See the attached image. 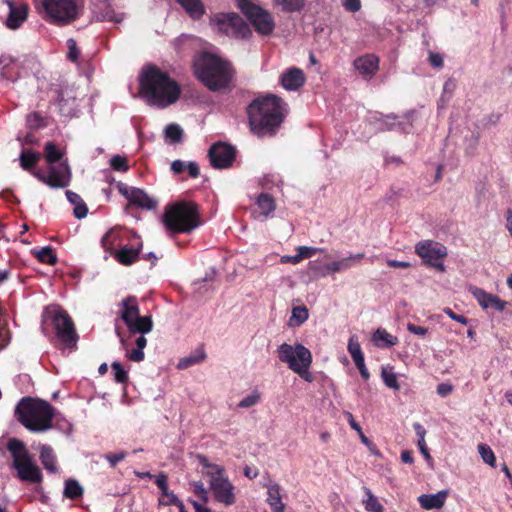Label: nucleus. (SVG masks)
<instances>
[{
    "mask_svg": "<svg viewBox=\"0 0 512 512\" xmlns=\"http://www.w3.org/2000/svg\"><path fill=\"white\" fill-rule=\"evenodd\" d=\"M247 113L250 129L256 136H273L285 118L287 104L278 96L270 94L253 100Z\"/></svg>",
    "mask_w": 512,
    "mask_h": 512,
    "instance_id": "1",
    "label": "nucleus"
},
{
    "mask_svg": "<svg viewBox=\"0 0 512 512\" xmlns=\"http://www.w3.org/2000/svg\"><path fill=\"white\" fill-rule=\"evenodd\" d=\"M140 93L152 106L166 108L180 96L178 83L156 66H147L140 75Z\"/></svg>",
    "mask_w": 512,
    "mask_h": 512,
    "instance_id": "2",
    "label": "nucleus"
},
{
    "mask_svg": "<svg viewBox=\"0 0 512 512\" xmlns=\"http://www.w3.org/2000/svg\"><path fill=\"white\" fill-rule=\"evenodd\" d=\"M194 66L198 79L212 91L226 88L231 81L232 68L230 64L218 56L204 53Z\"/></svg>",
    "mask_w": 512,
    "mask_h": 512,
    "instance_id": "3",
    "label": "nucleus"
},
{
    "mask_svg": "<svg viewBox=\"0 0 512 512\" xmlns=\"http://www.w3.org/2000/svg\"><path fill=\"white\" fill-rule=\"evenodd\" d=\"M15 413L20 423L33 432H44L52 427L53 407L46 401L23 398L16 406Z\"/></svg>",
    "mask_w": 512,
    "mask_h": 512,
    "instance_id": "4",
    "label": "nucleus"
},
{
    "mask_svg": "<svg viewBox=\"0 0 512 512\" xmlns=\"http://www.w3.org/2000/svg\"><path fill=\"white\" fill-rule=\"evenodd\" d=\"M45 158L50 164L48 174L35 172L34 176L51 188H65L71 180V172L67 162L56 164L62 158V152L52 142H47L44 147Z\"/></svg>",
    "mask_w": 512,
    "mask_h": 512,
    "instance_id": "5",
    "label": "nucleus"
},
{
    "mask_svg": "<svg viewBox=\"0 0 512 512\" xmlns=\"http://www.w3.org/2000/svg\"><path fill=\"white\" fill-rule=\"evenodd\" d=\"M7 448L13 459L12 467L16 470L17 476L21 481L30 483L42 482L43 475L41 470L22 441L12 438L9 440Z\"/></svg>",
    "mask_w": 512,
    "mask_h": 512,
    "instance_id": "6",
    "label": "nucleus"
},
{
    "mask_svg": "<svg viewBox=\"0 0 512 512\" xmlns=\"http://www.w3.org/2000/svg\"><path fill=\"white\" fill-rule=\"evenodd\" d=\"M279 360L297 374L301 379L312 382L314 377L310 372L312 364V354L308 348L302 344L296 343L290 345L283 343L277 350Z\"/></svg>",
    "mask_w": 512,
    "mask_h": 512,
    "instance_id": "7",
    "label": "nucleus"
},
{
    "mask_svg": "<svg viewBox=\"0 0 512 512\" xmlns=\"http://www.w3.org/2000/svg\"><path fill=\"white\" fill-rule=\"evenodd\" d=\"M163 223L174 233H189L198 225L196 206L186 202L168 205L163 214Z\"/></svg>",
    "mask_w": 512,
    "mask_h": 512,
    "instance_id": "8",
    "label": "nucleus"
},
{
    "mask_svg": "<svg viewBox=\"0 0 512 512\" xmlns=\"http://www.w3.org/2000/svg\"><path fill=\"white\" fill-rule=\"evenodd\" d=\"M209 23L214 31L227 36L247 38L251 34L248 24L234 12L216 13L210 17Z\"/></svg>",
    "mask_w": 512,
    "mask_h": 512,
    "instance_id": "9",
    "label": "nucleus"
},
{
    "mask_svg": "<svg viewBox=\"0 0 512 512\" xmlns=\"http://www.w3.org/2000/svg\"><path fill=\"white\" fill-rule=\"evenodd\" d=\"M206 475L209 477L210 489L215 499L226 506L233 505L236 501L235 488L225 475V469L213 467V471H207Z\"/></svg>",
    "mask_w": 512,
    "mask_h": 512,
    "instance_id": "10",
    "label": "nucleus"
},
{
    "mask_svg": "<svg viewBox=\"0 0 512 512\" xmlns=\"http://www.w3.org/2000/svg\"><path fill=\"white\" fill-rule=\"evenodd\" d=\"M42 5L50 20L57 24H68L78 15L73 0H42Z\"/></svg>",
    "mask_w": 512,
    "mask_h": 512,
    "instance_id": "11",
    "label": "nucleus"
},
{
    "mask_svg": "<svg viewBox=\"0 0 512 512\" xmlns=\"http://www.w3.org/2000/svg\"><path fill=\"white\" fill-rule=\"evenodd\" d=\"M238 7L247 16L257 32L263 35L272 33L274 22L267 11L248 0H238Z\"/></svg>",
    "mask_w": 512,
    "mask_h": 512,
    "instance_id": "12",
    "label": "nucleus"
},
{
    "mask_svg": "<svg viewBox=\"0 0 512 512\" xmlns=\"http://www.w3.org/2000/svg\"><path fill=\"white\" fill-rule=\"evenodd\" d=\"M415 252L426 264L441 272L445 270L443 260L447 256V248L441 243L431 240L421 241L416 244Z\"/></svg>",
    "mask_w": 512,
    "mask_h": 512,
    "instance_id": "13",
    "label": "nucleus"
},
{
    "mask_svg": "<svg viewBox=\"0 0 512 512\" xmlns=\"http://www.w3.org/2000/svg\"><path fill=\"white\" fill-rule=\"evenodd\" d=\"M208 156L214 168L226 169L232 166L236 157V149L227 143L218 142L210 147Z\"/></svg>",
    "mask_w": 512,
    "mask_h": 512,
    "instance_id": "14",
    "label": "nucleus"
},
{
    "mask_svg": "<svg viewBox=\"0 0 512 512\" xmlns=\"http://www.w3.org/2000/svg\"><path fill=\"white\" fill-rule=\"evenodd\" d=\"M53 323L56 334L62 342L67 346H72L76 343L77 334L75 332L74 324L66 312L58 311L53 318Z\"/></svg>",
    "mask_w": 512,
    "mask_h": 512,
    "instance_id": "15",
    "label": "nucleus"
},
{
    "mask_svg": "<svg viewBox=\"0 0 512 512\" xmlns=\"http://www.w3.org/2000/svg\"><path fill=\"white\" fill-rule=\"evenodd\" d=\"M117 188L120 194H122L130 204L136 205L143 209H156L158 201L151 198L144 190L134 187H128L125 184L119 182Z\"/></svg>",
    "mask_w": 512,
    "mask_h": 512,
    "instance_id": "16",
    "label": "nucleus"
},
{
    "mask_svg": "<svg viewBox=\"0 0 512 512\" xmlns=\"http://www.w3.org/2000/svg\"><path fill=\"white\" fill-rule=\"evenodd\" d=\"M3 2L9 7V13L5 21L6 26L12 30L18 29L27 19L28 5L20 4L15 6L13 0H4Z\"/></svg>",
    "mask_w": 512,
    "mask_h": 512,
    "instance_id": "17",
    "label": "nucleus"
},
{
    "mask_svg": "<svg viewBox=\"0 0 512 512\" xmlns=\"http://www.w3.org/2000/svg\"><path fill=\"white\" fill-rule=\"evenodd\" d=\"M471 293L483 309L491 308L501 312L506 308V301L500 299L497 295L486 292L481 288L475 287L471 290Z\"/></svg>",
    "mask_w": 512,
    "mask_h": 512,
    "instance_id": "18",
    "label": "nucleus"
},
{
    "mask_svg": "<svg viewBox=\"0 0 512 512\" xmlns=\"http://www.w3.org/2000/svg\"><path fill=\"white\" fill-rule=\"evenodd\" d=\"M354 67L364 78L371 79L379 69V59L373 54H367L355 59Z\"/></svg>",
    "mask_w": 512,
    "mask_h": 512,
    "instance_id": "19",
    "label": "nucleus"
},
{
    "mask_svg": "<svg viewBox=\"0 0 512 512\" xmlns=\"http://www.w3.org/2000/svg\"><path fill=\"white\" fill-rule=\"evenodd\" d=\"M282 87L287 91H296L305 83V76L301 69L291 67L280 77Z\"/></svg>",
    "mask_w": 512,
    "mask_h": 512,
    "instance_id": "20",
    "label": "nucleus"
},
{
    "mask_svg": "<svg viewBox=\"0 0 512 512\" xmlns=\"http://www.w3.org/2000/svg\"><path fill=\"white\" fill-rule=\"evenodd\" d=\"M449 490H440L435 494H422L417 498L419 505L425 510L441 509L448 498Z\"/></svg>",
    "mask_w": 512,
    "mask_h": 512,
    "instance_id": "21",
    "label": "nucleus"
},
{
    "mask_svg": "<svg viewBox=\"0 0 512 512\" xmlns=\"http://www.w3.org/2000/svg\"><path fill=\"white\" fill-rule=\"evenodd\" d=\"M58 107L62 115L72 117L77 113L76 97L72 90H62L58 97Z\"/></svg>",
    "mask_w": 512,
    "mask_h": 512,
    "instance_id": "22",
    "label": "nucleus"
},
{
    "mask_svg": "<svg viewBox=\"0 0 512 512\" xmlns=\"http://www.w3.org/2000/svg\"><path fill=\"white\" fill-rule=\"evenodd\" d=\"M121 319L125 322L127 327H131V324L136 320L139 315V306L135 297H128L121 302Z\"/></svg>",
    "mask_w": 512,
    "mask_h": 512,
    "instance_id": "23",
    "label": "nucleus"
},
{
    "mask_svg": "<svg viewBox=\"0 0 512 512\" xmlns=\"http://www.w3.org/2000/svg\"><path fill=\"white\" fill-rule=\"evenodd\" d=\"M364 258L363 253L353 254L348 257L342 258L340 260L334 261L331 264L325 265V267H322V273L324 271L327 272H339L342 270L349 269L353 265L359 263Z\"/></svg>",
    "mask_w": 512,
    "mask_h": 512,
    "instance_id": "24",
    "label": "nucleus"
},
{
    "mask_svg": "<svg viewBox=\"0 0 512 512\" xmlns=\"http://www.w3.org/2000/svg\"><path fill=\"white\" fill-rule=\"evenodd\" d=\"M267 503L273 512H284L285 505L282 502L281 489L277 483L267 485Z\"/></svg>",
    "mask_w": 512,
    "mask_h": 512,
    "instance_id": "25",
    "label": "nucleus"
},
{
    "mask_svg": "<svg viewBox=\"0 0 512 512\" xmlns=\"http://www.w3.org/2000/svg\"><path fill=\"white\" fill-rule=\"evenodd\" d=\"M372 341L378 348H390L398 343V338L383 328H378L372 335Z\"/></svg>",
    "mask_w": 512,
    "mask_h": 512,
    "instance_id": "26",
    "label": "nucleus"
},
{
    "mask_svg": "<svg viewBox=\"0 0 512 512\" xmlns=\"http://www.w3.org/2000/svg\"><path fill=\"white\" fill-rule=\"evenodd\" d=\"M40 460L43 467L50 473L57 472L56 455L53 449L47 445H40Z\"/></svg>",
    "mask_w": 512,
    "mask_h": 512,
    "instance_id": "27",
    "label": "nucleus"
},
{
    "mask_svg": "<svg viewBox=\"0 0 512 512\" xmlns=\"http://www.w3.org/2000/svg\"><path fill=\"white\" fill-rule=\"evenodd\" d=\"M141 246L140 244L137 248H121L116 252L115 258L123 265H131L137 261Z\"/></svg>",
    "mask_w": 512,
    "mask_h": 512,
    "instance_id": "28",
    "label": "nucleus"
},
{
    "mask_svg": "<svg viewBox=\"0 0 512 512\" xmlns=\"http://www.w3.org/2000/svg\"><path fill=\"white\" fill-rule=\"evenodd\" d=\"M316 252H317L316 248L300 246L297 249V254L292 255V256L284 255L281 257L280 262L283 264H286V263L297 264L301 260L311 257Z\"/></svg>",
    "mask_w": 512,
    "mask_h": 512,
    "instance_id": "29",
    "label": "nucleus"
},
{
    "mask_svg": "<svg viewBox=\"0 0 512 512\" xmlns=\"http://www.w3.org/2000/svg\"><path fill=\"white\" fill-rule=\"evenodd\" d=\"M66 197L70 203L75 205L74 207V215L77 219H82L86 217L88 209L84 201L81 199V197L70 190L66 191Z\"/></svg>",
    "mask_w": 512,
    "mask_h": 512,
    "instance_id": "30",
    "label": "nucleus"
},
{
    "mask_svg": "<svg viewBox=\"0 0 512 512\" xmlns=\"http://www.w3.org/2000/svg\"><path fill=\"white\" fill-rule=\"evenodd\" d=\"M153 328V322L150 316H139L136 320H134L131 324V327H128L131 333H141L146 334L151 332Z\"/></svg>",
    "mask_w": 512,
    "mask_h": 512,
    "instance_id": "31",
    "label": "nucleus"
},
{
    "mask_svg": "<svg viewBox=\"0 0 512 512\" xmlns=\"http://www.w3.org/2000/svg\"><path fill=\"white\" fill-rule=\"evenodd\" d=\"M381 378L384 384L395 391L400 389L398 383V374L394 371L392 366H383L381 369Z\"/></svg>",
    "mask_w": 512,
    "mask_h": 512,
    "instance_id": "32",
    "label": "nucleus"
},
{
    "mask_svg": "<svg viewBox=\"0 0 512 512\" xmlns=\"http://www.w3.org/2000/svg\"><path fill=\"white\" fill-rule=\"evenodd\" d=\"M177 2L193 18H200L204 14V7L200 0H177Z\"/></svg>",
    "mask_w": 512,
    "mask_h": 512,
    "instance_id": "33",
    "label": "nucleus"
},
{
    "mask_svg": "<svg viewBox=\"0 0 512 512\" xmlns=\"http://www.w3.org/2000/svg\"><path fill=\"white\" fill-rule=\"evenodd\" d=\"M308 319V309L305 306L293 307L291 316L288 320L289 327H298Z\"/></svg>",
    "mask_w": 512,
    "mask_h": 512,
    "instance_id": "34",
    "label": "nucleus"
},
{
    "mask_svg": "<svg viewBox=\"0 0 512 512\" xmlns=\"http://www.w3.org/2000/svg\"><path fill=\"white\" fill-rule=\"evenodd\" d=\"M363 491L366 495V499L363 500L365 510L368 512H383L382 504L378 501L372 491L366 486L363 487Z\"/></svg>",
    "mask_w": 512,
    "mask_h": 512,
    "instance_id": "35",
    "label": "nucleus"
},
{
    "mask_svg": "<svg viewBox=\"0 0 512 512\" xmlns=\"http://www.w3.org/2000/svg\"><path fill=\"white\" fill-rule=\"evenodd\" d=\"M257 205L261 210V214L264 216H268L276 208L274 198L266 193H262L258 196Z\"/></svg>",
    "mask_w": 512,
    "mask_h": 512,
    "instance_id": "36",
    "label": "nucleus"
},
{
    "mask_svg": "<svg viewBox=\"0 0 512 512\" xmlns=\"http://www.w3.org/2000/svg\"><path fill=\"white\" fill-rule=\"evenodd\" d=\"M205 357L206 355L204 350H197L196 352L190 354L189 356L181 358L177 364V368L186 369L194 364L202 362L205 359Z\"/></svg>",
    "mask_w": 512,
    "mask_h": 512,
    "instance_id": "37",
    "label": "nucleus"
},
{
    "mask_svg": "<svg viewBox=\"0 0 512 512\" xmlns=\"http://www.w3.org/2000/svg\"><path fill=\"white\" fill-rule=\"evenodd\" d=\"M64 496L69 499H76L82 496L83 488L78 481L68 479L65 481Z\"/></svg>",
    "mask_w": 512,
    "mask_h": 512,
    "instance_id": "38",
    "label": "nucleus"
},
{
    "mask_svg": "<svg viewBox=\"0 0 512 512\" xmlns=\"http://www.w3.org/2000/svg\"><path fill=\"white\" fill-rule=\"evenodd\" d=\"M146 345L147 339L144 337V335L138 337L136 340L137 347L129 353V359L134 362H141L144 359L143 349L146 347Z\"/></svg>",
    "mask_w": 512,
    "mask_h": 512,
    "instance_id": "39",
    "label": "nucleus"
},
{
    "mask_svg": "<svg viewBox=\"0 0 512 512\" xmlns=\"http://www.w3.org/2000/svg\"><path fill=\"white\" fill-rule=\"evenodd\" d=\"M374 125H375V129L379 130V131L393 130V129H396L400 125V122H397L396 118L393 116H385V117L376 119L374 122Z\"/></svg>",
    "mask_w": 512,
    "mask_h": 512,
    "instance_id": "40",
    "label": "nucleus"
},
{
    "mask_svg": "<svg viewBox=\"0 0 512 512\" xmlns=\"http://www.w3.org/2000/svg\"><path fill=\"white\" fill-rule=\"evenodd\" d=\"M478 452L482 460L489 466L495 467L496 457L493 450L487 444H479Z\"/></svg>",
    "mask_w": 512,
    "mask_h": 512,
    "instance_id": "41",
    "label": "nucleus"
},
{
    "mask_svg": "<svg viewBox=\"0 0 512 512\" xmlns=\"http://www.w3.org/2000/svg\"><path fill=\"white\" fill-rule=\"evenodd\" d=\"M38 154L31 151H22L20 155V164L24 170H29L38 161Z\"/></svg>",
    "mask_w": 512,
    "mask_h": 512,
    "instance_id": "42",
    "label": "nucleus"
},
{
    "mask_svg": "<svg viewBox=\"0 0 512 512\" xmlns=\"http://www.w3.org/2000/svg\"><path fill=\"white\" fill-rule=\"evenodd\" d=\"M183 130L177 124H169L165 128V136L173 143L180 142L182 139Z\"/></svg>",
    "mask_w": 512,
    "mask_h": 512,
    "instance_id": "43",
    "label": "nucleus"
},
{
    "mask_svg": "<svg viewBox=\"0 0 512 512\" xmlns=\"http://www.w3.org/2000/svg\"><path fill=\"white\" fill-rule=\"evenodd\" d=\"M348 352L350 353L354 362L364 359V355L361 351L360 344L355 337H351L349 340Z\"/></svg>",
    "mask_w": 512,
    "mask_h": 512,
    "instance_id": "44",
    "label": "nucleus"
},
{
    "mask_svg": "<svg viewBox=\"0 0 512 512\" xmlns=\"http://www.w3.org/2000/svg\"><path fill=\"white\" fill-rule=\"evenodd\" d=\"M39 261L47 264H55L57 261L56 255L50 247H44L36 253Z\"/></svg>",
    "mask_w": 512,
    "mask_h": 512,
    "instance_id": "45",
    "label": "nucleus"
},
{
    "mask_svg": "<svg viewBox=\"0 0 512 512\" xmlns=\"http://www.w3.org/2000/svg\"><path fill=\"white\" fill-rule=\"evenodd\" d=\"M114 371V380L118 383H126L128 381L127 372L123 369L120 362H113L111 365Z\"/></svg>",
    "mask_w": 512,
    "mask_h": 512,
    "instance_id": "46",
    "label": "nucleus"
},
{
    "mask_svg": "<svg viewBox=\"0 0 512 512\" xmlns=\"http://www.w3.org/2000/svg\"><path fill=\"white\" fill-rule=\"evenodd\" d=\"M110 165L114 170L120 172H126L129 169L126 158L121 155H114L110 159Z\"/></svg>",
    "mask_w": 512,
    "mask_h": 512,
    "instance_id": "47",
    "label": "nucleus"
},
{
    "mask_svg": "<svg viewBox=\"0 0 512 512\" xmlns=\"http://www.w3.org/2000/svg\"><path fill=\"white\" fill-rule=\"evenodd\" d=\"M155 483L159 487L162 492V495L168 498V501L171 499V495H174L172 492H169L167 485V476L164 473H160L155 478Z\"/></svg>",
    "mask_w": 512,
    "mask_h": 512,
    "instance_id": "48",
    "label": "nucleus"
},
{
    "mask_svg": "<svg viewBox=\"0 0 512 512\" xmlns=\"http://www.w3.org/2000/svg\"><path fill=\"white\" fill-rule=\"evenodd\" d=\"M260 400V393L258 391H254L251 394L244 397L239 403L238 407L240 408H249L256 405Z\"/></svg>",
    "mask_w": 512,
    "mask_h": 512,
    "instance_id": "49",
    "label": "nucleus"
},
{
    "mask_svg": "<svg viewBox=\"0 0 512 512\" xmlns=\"http://www.w3.org/2000/svg\"><path fill=\"white\" fill-rule=\"evenodd\" d=\"M284 10L296 11L302 7V0H275Z\"/></svg>",
    "mask_w": 512,
    "mask_h": 512,
    "instance_id": "50",
    "label": "nucleus"
},
{
    "mask_svg": "<svg viewBox=\"0 0 512 512\" xmlns=\"http://www.w3.org/2000/svg\"><path fill=\"white\" fill-rule=\"evenodd\" d=\"M194 493L204 502L208 501V492L201 481L192 482Z\"/></svg>",
    "mask_w": 512,
    "mask_h": 512,
    "instance_id": "51",
    "label": "nucleus"
},
{
    "mask_svg": "<svg viewBox=\"0 0 512 512\" xmlns=\"http://www.w3.org/2000/svg\"><path fill=\"white\" fill-rule=\"evenodd\" d=\"M342 5L348 12H357L361 9V0H342Z\"/></svg>",
    "mask_w": 512,
    "mask_h": 512,
    "instance_id": "52",
    "label": "nucleus"
},
{
    "mask_svg": "<svg viewBox=\"0 0 512 512\" xmlns=\"http://www.w3.org/2000/svg\"><path fill=\"white\" fill-rule=\"evenodd\" d=\"M67 45H68V58L71 60V61H75L78 56H79V51L77 49V44H76V41L72 38L68 39L67 41Z\"/></svg>",
    "mask_w": 512,
    "mask_h": 512,
    "instance_id": "53",
    "label": "nucleus"
},
{
    "mask_svg": "<svg viewBox=\"0 0 512 512\" xmlns=\"http://www.w3.org/2000/svg\"><path fill=\"white\" fill-rule=\"evenodd\" d=\"M443 311L452 320H454V321H456L458 323H461L462 325H467L468 324V319L466 317H464L463 315L455 314L452 311V309L446 307V308H444Z\"/></svg>",
    "mask_w": 512,
    "mask_h": 512,
    "instance_id": "54",
    "label": "nucleus"
},
{
    "mask_svg": "<svg viewBox=\"0 0 512 512\" xmlns=\"http://www.w3.org/2000/svg\"><path fill=\"white\" fill-rule=\"evenodd\" d=\"M125 457V452L109 453L105 455V458L109 461L112 467H114L118 462L122 461Z\"/></svg>",
    "mask_w": 512,
    "mask_h": 512,
    "instance_id": "55",
    "label": "nucleus"
},
{
    "mask_svg": "<svg viewBox=\"0 0 512 512\" xmlns=\"http://www.w3.org/2000/svg\"><path fill=\"white\" fill-rule=\"evenodd\" d=\"M429 62L435 68L443 67V57L439 53L430 52L429 53Z\"/></svg>",
    "mask_w": 512,
    "mask_h": 512,
    "instance_id": "56",
    "label": "nucleus"
},
{
    "mask_svg": "<svg viewBox=\"0 0 512 512\" xmlns=\"http://www.w3.org/2000/svg\"><path fill=\"white\" fill-rule=\"evenodd\" d=\"M407 330L411 332L412 334L418 335V336H425L428 332V329L423 326H417L412 323L407 324Z\"/></svg>",
    "mask_w": 512,
    "mask_h": 512,
    "instance_id": "57",
    "label": "nucleus"
},
{
    "mask_svg": "<svg viewBox=\"0 0 512 512\" xmlns=\"http://www.w3.org/2000/svg\"><path fill=\"white\" fill-rule=\"evenodd\" d=\"M453 391V386L449 383H441L437 386V393L441 397H446Z\"/></svg>",
    "mask_w": 512,
    "mask_h": 512,
    "instance_id": "58",
    "label": "nucleus"
},
{
    "mask_svg": "<svg viewBox=\"0 0 512 512\" xmlns=\"http://www.w3.org/2000/svg\"><path fill=\"white\" fill-rule=\"evenodd\" d=\"M354 363H355L356 367L358 368L362 378L364 380H368L369 377H370V374H369L368 369H367V367L365 365V359H361V360H359L357 362H354Z\"/></svg>",
    "mask_w": 512,
    "mask_h": 512,
    "instance_id": "59",
    "label": "nucleus"
},
{
    "mask_svg": "<svg viewBox=\"0 0 512 512\" xmlns=\"http://www.w3.org/2000/svg\"><path fill=\"white\" fill-rule=\"evenodd\" d=\"M417 445H418V448L421 452V454L424 456V458L427 460V462L429 464L432 463V458H431V455L428 451V448H427V445H426V441H417Z\"/></svg>",
    "mask_w": 512,
    "mask_h": 512,
    "instance_id": "60",
    "label": "nucleus"
},
{
    "mask_svg": "<svg viewBox=\"0 0 512 512\" xmlns=\"http://www.w3.org/2000/svg\"><path fill=\"white\" fill-rule=\"evenodd\" d=\"M344 416H345V418L347 419V421H348V423H349L350 427H351L354 431H356L357 433H359V432L362 430V428L360 427V425L355 421V419H354V417H353L352 413H350V412H348V411H345V412H344Z\"/></svg>",
    "mask_w": 512,
    "mask_h": 512,
    "instance_id": "61",
    "label": "nucleus"
},
{
    "mask_svg": "<svg viewBox=\"0 0 512 512\" xmlns=\"http://www.w3.org/2000/svg\"><path fill=\"white\" fill-rule=\"evenodd\" d=\"M187 164L181 160H175L171 164V170L175 174L182 173L186 169Z\"/></svg>",
    "mask_w": 512,
    "mask_h": 512,
    "instance_id": "62",
    "label": "nucleus"
},
{
    "mask_svg": "<svg viewBox=\"0 0 512 512\" xmlns=\"http://www.w3.org/2000/svg\"><path fill=\"white\" fill-rule=\"evenodd\" d=\"M387 265L392 268H409L411 266L409 262L398 261L393 259L387 260Z\"/></svg>",
    "mask_w": 512,
    "mask_h": 512,
    "instance_id": "63",
    "label": "nucleus"
},
{
    "mask_svg": "<svg viewBox=\"0 0 512 512\" xmlns=\"http://www.w3.org/2000/svg\"><path fill=\"white\" fill-rule=\"evenodd\" d=\"M186 169L188 170L189 175L193 178H196L200 173L199 167L195 162H189Z\"/></svg>",
    "mask_w": 512,
    "mask_h": 512,
    "instance_id": "64",
    "label": "nucleus"
}]
</instances>
